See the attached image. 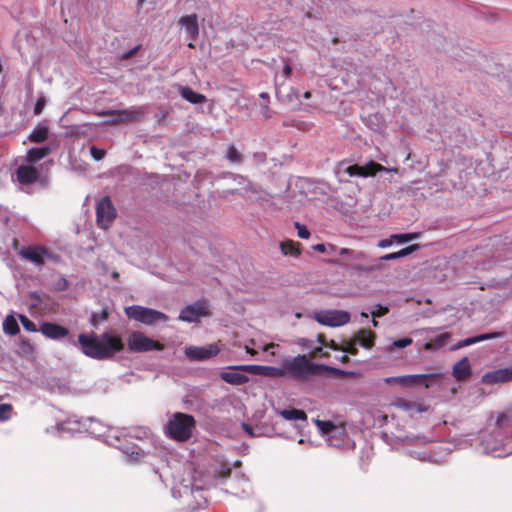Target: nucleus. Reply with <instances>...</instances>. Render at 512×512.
Instances as JSON below:
<instances>
[{
  "mask_svg": "<svg viewBox=\"0 0 512 512\" xmlns=\"http://www.w3.org/2000/svg\"><path fill=\"white\" fill-rule=\"evenodd\" d=\"M281 416L286 420H306L307 415L303 410L284 409L280 412Z\"/></svg>",
  "mask_w": 512,
  "mask_h": 512,
  "instance_id": "nucleus-28",
  "label": "nucleus"
},
{
  "mask_svg": "<svg viewBox=\"0 0 512 512\" xmlns=\"http://www.w3.org/2000/svg\"><path fill=\"white\" fill-rule=\"evenodd\" d=\"M502 335H503V333H501V332H493V333H486V334H481V335H478L475 337L466 338L464 340L459 341L451 349L457 350V349H460V348H463V347H466V346H469V345H472V344H475V343H478V342H481L484 340L499 338Z\"/></svg>",
  "mask_w": 512,
  "mask_h": 512,
  "instance_id": "nucleus-18",
  "label": "nucleus"
},
{
  "mask_svg": "<svg viewBox=\"0 0 512 512\" xmlns=\"http://www.w3.org/2000/svg\"><path fill=\"white\" fill-rule=\"evenodd\" d=\"M501 383L512 381V368L500 369Z\"/></svg>",
  "mask_w": 512,
  "mask_h": 512,
  "instance_id": "nucleus-47",
  "label": "nucleus"
},
{
  "mask_svg": "<svg viewBox=\"0 0 512 512\" xmlns=\"http://www.w3.org/2000/svg\"><path fill=\"white\" fill-rule=\"evenodd\" d=\"M375 333L371 330L362 329L355 336V341L365 348H371L374 345Z\"/></svg>",
  "mask_w": 512,
  "mask_h": 512,
  "instance_id": "nucleus-22",
  "label": "nucleus"
},
{
  "mask_svg": "<svg viewBox=\"0 0 512 512\" xmlns=\"http://www.w3.org/2000/svg\"><path fill=\"white\" fill-rule=\"evenodd\" d=\"M292 73V68L289 64H285L284 68H283V74L286 76V77H289Z\"/></svg>",
  "mask_w": 512,
  "mask_h": 512,
  "instance_id": "nucleus-55",
  "label": "nucleus"
},
{
  "mask_svg": "<svg viewBox=\"0 0 512 512\" xmlns=\"http://www.w3.org/2000/svg\"><path fill=\"white\" fill-rule=\"evenodd\" d=\"M245 350H246V352H247L248 354H250V355H252V356H254V355H256V354H257V351H256V350H254V349H252V348H250V347H248V346H245Z\"/></svg>",
  "mask_w": 512,
  "mask_h": 512,
  "instance_id": "nucleus-60",
  "label": "nucleus"
},
{
  "mask_svg": "<svg viewBox=\"0 0 512 512\" xmlns=\"http://www.w3.org/2000/svg\"><path fill=\"white\" fill-rule=\"evenodd\" d=\"M126 316L129 319H134L146 325H153L158 321H167L166 314L139 305L129 306L125 309Z\"/></svg>",
  "mask_w": 512,
  "mask_h": 512,
  "instance_id": "nucleus-4",
  "label": "nucleus"
},
{
  "mask_svg": "<svg viewBox=\"0 0 512 512\" xmlns=\"http://www.w3.org/2000/svg\"><path fill=\"white\" fill-rule=\"evenodd\" d=\"M181 96L185 100H187V101H189L190 103H193V104H199V103H202V102L205 101V96L204 95L195 92L190 87H183L181 89Z\"/></svg>",
  "mask_w": 512,
  "mask_h": 512,
  "instance_id": "nucleus-26",
  "label": "nucleus"
},
{
  "mask_svg": "<svg viewBox=\"0 0 512 512\" xmlns=\"http://www.w3.org/2000/svg\"><path fill=\"white\" fill-rule=\"evenodd\" d=\"M315 319L322 325L337 327L347 324L350 314L343 310H327L315 313Z\"/></svg>",
  "mask_w": 512,
  "mask_h": 512,
  "instance_id": "nucleus-8",
  "label": "nucleus"
},
{
  "mask_svg": "<svg viewBox=\"0 0 512 512\" xmlns=\"http://www.w3.org/2000/svg\"><path fill=\"white\" fill-rule=\"evenodd\" d=\"M127 348L132 353H143L153 350H163L164 345L159 341L153 340L142 332L134 331L127 338Z\"/></svg>",
  "mask_w": 512,
  "mask_h": 512,
  "instance_id": "nucleus-5",
  "label": "nucleus"
},
{
  "mask_svg": "<svg viewBox=\"0 0 512 512\" xmlns=\"http://www.w3.org/2000/svg\"><path fill=\"white\" fill-rule=\"evenodd\" d=\"M500 369L488 372L482 376V382L485 384H495V383H501Z\"/></svg>",
  "mask_w": 512,
  "mask_h": 512,
  "instance_id": "nucleus-33",
  "label": "nucleus"
},
{
  "mask_svg": "<svg viewBox=\"0 0 512 512\" xmlns=\"http://www.w3.org/2000/svg\"><path fill=\"white\" fill-rule=\"evenodd\" d=\"M437 379L435 374H415V375H404L396 377H388L385 379L386 383H399L403 386H415L423 385L426 388Z\"/></svg>",
  "mask_w": 512,
  "mask_h": 512,
  "instance_id": "nucleus-10",
  "label": "nucleus"
},
{
  "mask_svg": "<svg viewBox=\"0 0 512 512\" xmlns=\"http://www.w3.org/2000/svg\"><path fill=\"white\" fill-rule=\"evenodd\" d=\"M311 96H312V94H311V92H310V91H306V92L304 93V98H305V99H310V98H311Z\"/></svg>",
  "mask_w": 512,
  "mask_h": 512,
  "instance_id": "nucleus-62",
  "label": "nucleus"
},
{
  "mask_svg": "<svg viewBox=\"0 0 512 512\" xmlns=\"http://www.w3.org/2000/svg\"><path fill=\"white\" fill-rule=\"evenodd\" d=\"M411 343H412V339L409 337H405V338L396 340L394 342V346L397 348H404V347L409 346Z\"/></svg>",
  "mask_w": 512,
  "mask_h": 512,
  "instance_id": "nucleus-48",
  "label": "nucleus"
},
{
  "mask_svg": "<svg viewBox=\"0 0 512 512\" xmlns=\"http://www.w3.org/2000/svg\"><path fill=\"white\" fill-rule=\"evenodd\" d=\"M18 354L21 356H30L34 353V346L26 338H19L17 342Z\"/></svg>",
  "mask_w": 512,
  "mask_h": 512,
  "instance_id": "nucleus-29",
  "label": "nucleus"
},
{
  "mask_svg": "<svg viewBox=\"0 0 512 512\" xmlns=\"http://www.w3.org/2000/svg\"><path fill=\"white\" fill-rule=\"evenodd\" d=\"M208 314V307L204 301H198L192 305L186 306L179 314V320L185 322H196L202 316Z\"/></svg>",
  "mask_w": 512,
  "mask_h": 512,
  "instance_id": "nucleus-13",
  "label": "nucleus"
},
{
  "mask_svg": "<svg viewBox=\"0 0 512 512\" xmlns=\"http://www.w3.org/2000/svg\"><path fill=\"white\" fill-rule=\"evenodd\" d=\"M388 312H389L388 307L377 304L376 309L371 311V314L374 318H376V317H382V316L386 315Z\"/></svg>",
  "mask_w": 512,
  "mask_h": 512,
  "instance_id": "nucleus-45",
  "label": "nucleus"
},
{
  "mask_svg": "<svg viewBox=\"0 0 512 512\" xmlns=\"http://www.w3.org/2000/svg\"><path fill=\"white\" fill-rule=\"evenodd\" d=\"M354 259H364L366 258V254L364 252H354L352 253Z\"/></svg>",
  "mask_w": 512,
  "mask_h": 512,
  "instance_id": "nucleus-57",
  "label": "nucleus"
},
{
  "mask_svg": "<svg viewBox=\"0 0 512 512\" xmlns=\"http://www.w3.org/2000/svg\"><path fill=\"white\" fill-rule=\"evenodd\" d=\"M78 344L81 352L95 360L112 359L117 353L124 350L125 344L120 335L104 332L97 335L94 332L78 335Z\"/></svg>",
  "mask_w": 512,
  "mask_h": 512,
  "instance_id": "nucleus-1",
  "label": "nucleus"
},
{
  "mask_svg": "<svg viewBox=\"0 0 512 512\" xmlns=\"http://www.w3.org/2000/svg\"><path fill=\"white\" fill-rule=\"evenodd\" d=\"M353 268L360 272H371L376 269L374 266H359V265H355Z\"/></svg>",
  "mask_w": 512,
  "mask_h": 512,
  "instance_id": "nucleus-52",
  "label": "nucleus"
},
{
  "mask_svg": "<svg viewBox=\"0 0 512 512\" xmlns=\"http://www.w3.org/2000/svg\"><path fill=\"white\" fill-rule=\"evenodd\" d=\"M16 178L21 185H32L37 182H44L38 168L31 164H23L16 169Z\"/></svg>",
  "mask_w": 512,
  "mask_h": 512,
  "instance_id": "nucleus-11",
  "label": "nucleus"
},
{
  "mask_svg": "<svg viewBox=\"0 0 512 512\" xmlns=\"http://www.w3.org/2000/svg\"><path fill=\"white\" fill-rule=\"evenodd\" d=\"M297 344L304 349H311L313 341L308 338H299Z\"/></svg>",
  "mask_w": 512,
  "mask_h": 512,
  "instance_id": "nucleus-49",
  "label": "nucleus"
},
{
  "mask_svg": "<svg viewBox=\"0 0 512 512\" xmlns=\"http://www.w3.org/2000/svg\"><path fill=\"white\" fill-rule=\"evenodd\" d=\"M131 456L133 460L138 461L144 456V453L142 451H133Z\"/></svg>",
  "mask_w": 512,
  "mask_h": 512,
  "instance_id": "nucleus-53",
  "label": "nucleus"
},
{
  "mask_svg": "<svg viewBox=\"0 0 512 512\" xmlns=\"http://www.w3.org/2000/svg\"><path fill=\"white\" fill-rule=\"evenodd\" d=\"M101 116L109 115L112 118L106 121L108 125H119L139 122L145 116L143 107L123 110H107L99 113Z\"/></svg>",
  "mask_w": 512,
  "mask_h": 512,
  "instance_id": "nucleus-6",
  "label": "nucleus"
},
{
  "mask_svg": "<svg viewBox=\"0 0 512 512\" xmlns=\"http://www.w3.org/2000/svg\"><path fill=\"white\" fill-rule=\"evenodd\" d=\"M168 117V112L166 110H162L155 114V119L158 123L164 122Z\"/></svg>",
  "mask_w": 512,
  "mask_h": 512,
  "instance_id": "nucleus-50",
  "label": "nucleus"
},
{
  "mask_svg": "<svg viewBox=\"0 0 512 512\" xmlns=\"http://www.w3.org/2000/svg\"><path fill=\"white\" fill-rule=\"evenodd\" d=\"M220 352V348L215 344H210L204 347L189 346L185 348V355L191 361H205Z\"/></svg>",
  "mask_w": 512,
  "mask_h": 512,
  "instance_id": "nucleus-12",
  "label": "nucleus"
},
{
  "mask_svg": "<svg viewBox=\"0 0 512 512\" xmlns=\"http://www.w3.org/2000/svg\"><path fill=\"white\" fill-rule=\"evenodd\" d=\"M295 228L297 229L298 236L302 239H308L310 237V232L306 226L301 225L299 222L295 223Z\"/></svg>",
  "mask_w": 512,
  "mask_h": 512,
  "instance_id": "nucleus-43",
  "label": "nucleus"
},
{
  "mask_svg": "<svg viewBox=\"0 0 512 512\" xmlns=\"http://www.w3.org/2000/svg\"><path fill=\"white\" fill-rule=\"evenodd\" d=\"M45 105H46V100H45V98H44V97H40V98L37 100L36 104H35V107H34V114H35V115H40V114L42 113V111H43V109H44Z\"/></svg>",
  "mask_w": 512,
  "mask_h": 512,
  "instance_id": "nucleus-46",
  "label": "nucleus"
},
{
  "mask_svg": "<svg viewBox=\"0 0 512 512\" xmlns=\"http://www.w3.org/2000/svg\"><path fill=\"white\" fill-rule=\"evenodd\" d=\"M39 331L45 337L53 340H59L69 335V330L66 327L52 322H43Z\"/></svg>",
  "mask_w": 512,
  "mask_h": 512,
  "instance_id": "nucleus-15",
  "label": "nucleus"
},
{
  "mask_svg": "<svg viewBox=\"0 0 512 512\" xmlns=\"http://www.w3.org/2000/svg\"><path fill=\"white\" fill-rule=\"evenodd\" d=\"M13 406L9 403L0 404V422H5L11 418Z\"/></svg>",
  "mask_w": 512,
  "mask_h": 512,
  "instance_id": "nucleus-36",
  "label": "nucleus"
},
{
  "mask_svg": "<svg viewBox=\"0 0 512 512\" xmlns=\"http://www.w3.org/2000/svg\"><path fill=\"white\" fill-rule=\"evenodd\" d=\"M19 256L37 266L45 264V260H54L55 256L44 246L29 245L19 251Z\"/></svg>",
  "mask_w": 512,
  "mask_h": 512,
  "instance_id": "nucleus-7",
  "label": "nucleus"
},
{
  "mask_svg": "<svg viewBox=\"0 0 512 512\" xmlns=\"http://www.w3.org/2000/svg\"><path fill=\"white\" fill-rule=\"evenodd\" d=\"M418 236H419L418 233L393 234L392 239H394L398 243H406V242L417 239Z\"/></svg>",
  "mask_w": 512,
  "mask_h": 512,
  "instance_id": "nucleus-39",
  "label": "nucleus"
},
{
  "mask_svg": "<svg viewBox=\"0 0 512 512\" xmlns=\"http://www.w3.org/2000/svg\"><path fill=\"white\" fill-rule=\"evenodd\" d=\"M300 244L292 240H285L280 243V249L285 256L298 257L301 254Z\"/></svg>",
  "mask_w": 512,
  "mask_h": 512,
  "instance_id": "nucleus-24",
  "label": "nucleus"
},
{
  "mask_svg": "<svg viewBox=\"0 0 512 512\" xmlns=\"http://www.w3.org/2000/svg\"><path fill=\"white\" fill-rule=\"evenodd\" d=\"M272 347H274V344L270 343V344L264 346V351H267L269 348H272Z\"/></svg>",
  "mask_w": 512,
  "mask_h": 512,
  "instance_id": "nucleus-64",
  "label": "nucleus"
},
{
  "mask_svg": "<svg viewBox=\"0 0 512 512\" xmlns=\"http://www.w3.org/2000/svg\"><path fill=\"white\" fill-rule=\"evenodd\" d=\"M353 251L348 249V248H341L340 249V254L341 255H344V254H351L352 255Z\"/></svg>",
  "mask_w": 512,
  "mask_h": 512,
  "instance_id": "nucleus-61",
  "label": "nucleus"
},
{
  "mask_svg": "<svg viewBox=\"0 0 512 512\" xmlns=\"http://www.w3.org/2000/svg\"><path fill=\"white\" fill-rule=\"evenodd\" d=\"M3 331L10 335L15 336L19 333L20 328L16 318L13 315H7L3 321Z\"/></svg>",
  "mask_w": 512,
  "mask_h": 512,
  "instance_id": "nucleus-25",
  "label": "nucleus"
},
{
  "mask_svg": "<svg viewBox=\"0 0 512 512\" xmlns=\"http://www.w3.org/2000/svg\"><path fill=\"white\" fill-rule=\"evenodd\" d=\"M418 249H419L418 244H412V245L405 247L397 252H392V253L386 254L384 256H381L379 258V260L389 261V260L399 259V258H402V257H405V256L411 254L412 252H414Z\"/></svg>",
  "mask_w": 512,
  "mask_h": 512,
  "instance_id": "nucleus-23",
  "label": "nucleus"
},
{
  "mask_svg": "<svg viewBox=\"0 0 512 512\" xmlns=\"http://www.w3.org/2000/svg\"><path fill=\"white\" fill-rule=\"evenodd\" d=\"M393 241H395V240L392 239V236L389 239H383V240L379 241L378 247L386 248V247L392 245Z\"/></svg>",
  "mask_w": 512,
  "mask_h": 512,
  "instance_id": "nucleus-51",
  "label": "nucleus"
},
{
  "mask_svg": "<svg viewBox=\"0 0 512 512\" xmlns=\"http://www.w3.org/2000/svg\"><path fill=\"white\" fill-rule=\"evenodd\" d=\"M245 371L239 366L237 369L226 372V383L233 385H242L248 382V377L244 373Z\"/></svg>",
  "mask_w": 512,
  "mask_h": 512,
  "instance_id": "nucleus-21",
  "label": "nucleus"
},
{
  "mask_svg": "<svg viewBox=\"0 0 512 512\" xmlns=\"http://www.w3.org/2000/svg\"><path fill=\"white\" fill-rule=\"evenodd\" d=\"M337 359L340 360L342 363H347L350 360L346 354H343L340 357H337Z\"/></svg>",
  "mask_w": 512,
  "mask_h": 512,
  "instance_id": "nucleus-59",
  "label": "nucleus"
},
{
  "mask_svg": "<svg viewBox=\"0 0 512 512\" xmlns=\"http://www.w3.org/2000/svg\"><path fill=\"white\" fill-rule=\"evenodd\" d=\"M452 374L457 381H465L471 376V366L467 357L454 364Z\"/></svg>",
  "mask_w": 512,
  "mask_h": 512,
  "instance_id": "nucleus-17",
  "label": "nucleus"
},
{
  "mask_svg": "<svg viewBox=\"0 0 512 512\" xmlns=\"http://www.w3.org/2000/svg\"><path fill=\"white\" fill-rule=\"evenodd\" d=\"M226 159L233 164H240L243 161V155L237 150L235 146H229L226 151Z\"/></svg>",
  "mask_w": 512,
  "mask_h": 512,
  "instance_id": "nucleus-32",
  "label": "nucleus"
},
{
  "mask_svg": "<svg viewBox=\"0 0 512 512\" xmlns=\"http://www.w3.org/2000/svg\"><path fill=\"white\" fill-rule=\"evenodd\" d=\"M323 345H320L318 347H315L311 350L310 354H309V359H313V358H316L318 356H321V357H324V358H328L329 357V353L328 352H323V348H322Z\"/></svg>",
  "mask_w": 512,
  "mask_h": 512,
  "instance_id": "nucleus-42",
  "label": "nucleus"
},
{
  "mask_svg": "<svg viewBox=\"0 0 512 512\" xmlns=\"http://www.w3.org/2000/svg\"><path fill=\"white\" fill-rule=\"evenodd\" d=\"M109 318V312L107 308L102 309L100 312L92 313L90 317V324L97 328L99 324L107 321Z\"/></svg>",
  "mask_w": 512,
  "mask_h": 512,
  "instance_id": "nucleus-30",
  "label": "nucleus"
},
{
  "mask_svg": "<svg viewBox=\"0 0 512 512\" xmlns=\"http://www.w3.org/2000/svg\"><path fill=\"white\" fill-rule=\"evenodd\" d=\"M264 116H265L266 118H269V117H270V114H269V108H268L267 106L265 107Z\"/></svg>",
  "mask_w": 512,
  "mask_h": 512,
  "instance_id": "nucleus-63",
  "label": "nucleus"
},
{
  "mask_svg": "<svg viewBox=\"0 0 512 512\" xmlns=\"http://www.w3.org/2000/svg\"><path fill=\"white\" fill-rule=\"evenodd\" d=\"M315 423L324 434H329L334 429H336V425L331 421L316 420Z\"/></svg>",
  "mask_w": 512,
  "mask_h": 512,
  "instance_id": "nucleus-38",
  "label": "nucleus"
},
{
  "mask_svg": "<svg viewBox=\"0 0 512 512\" xmlns=\"http://www.w3.org/2000/svg\"><path fill=\"white\" fill-rule=\"evenodd\" d=\"M49 137V127L44 124L37 125L29 134L28 139L31 143H43Z\"/></svg>",
  "mask_w": 512,
  "mask_h": 512,
  "instance_id": "nucleus-20",
  "label": "nucleus"
},
{
  "mask_svg": "<svg viewBox=\"0 0 512 512\" xmlns=\"http://www.w3.org/2000/svg\"><path fill=\"white\" fill-rule=\"evenodd\" d=\"M97 224L100 228L106 229L116 217V210L108 196L103 197L96 207Z\"/></svg>",
  "mask_w": 512,
  "mask_h": 512,
  "instance_id": "nucleus-9",
  "label": "nucleus"
},
{
  "mask_svg": "<svg viewBox=\"0 0 512 512\" xmlns=\"http://www.w3.org/2000/svg\"><path fill=\"white\" fill-rule=\"evenodd\" d=\"M450 338H451V334L450 333L440 334V335L436 336L430 342L426 343L424 348L426 350L442 348V347H444L448 343Z\"/></svg>",
  "mask_w": 512,
  "mask_h": 512,
  "instance_id": "nucleus-27",
  "label": "nucleus"
},
{
  "mask_svg": "<svg viewBox=\"0 0 512 512\" xmlns=\"http://www.w3.org/2000/svg\"><path fill=\"white\" fill-rule=\"evenodd\" d=\"M52 153V148L49 146L34 147L27 151L26 161L29 163H36Z\"/></svg>",
  "mask_w": 512,
  "mask_h": 512,
  "instance_id": "nucleus-19",
  "label": "nucleus"
},
{
  "mask_svg": "<svg viewBox=\"0 0 512 512\" xmlns=\"http://www.w3.org/2000/svg\"><path fill=\"white\" fill-rule=\"evenodd\" d=\"M345 172L350 176L367 177V173H365L364 171V166H360L357 164L347 167Z\"/></svg>",
  "mask_w": 512,
  "mask_h": 512,
  "instance_id": "nucleus-41",
  "label": "nucleus"
},
{
  "mask_svg": "<svg viewBox=\"0 0 512 512\" xmlns=\"http://www.w3.org/2000/svg\"><path fill=\"white\" fill-rule=\"evenodd\" d=\"M356 344L357 342L355 341V339L344 341L341 345V351L351 355H356L358 353Z\"/></svg>",
  "mask_w": 512,
  "mask_h": 512,
  "instance_id": "nucleus-37",
  "label": "nucleus"
},
{
  "mask_svg": "<svg viewBox=\"0 0 512 512\" xmlns=\"http://www.w3.org/2000/svg\"><path fill=\"white\" fill-rule=\"evenodd\" d=\"M140 46H136L134 47L133 49H131L126 55H125V58H129V57H132L134 56L138 50H139Z\"/></svg>",
  "mask_w": 512,
  "mask_h": 512,
  "instance_id": "nucleus-56",
  "label": "nucleus"
},
{
  "mask_svg": "<svg viewBox=\"0 0 512 512\" xmlns=\"http://www.w3.org/2000/svg\"><path fill=\"white\" fill-rule=\"evenodd\" d=\"M231 98L234 103H235V106L237 107V110L242 107V104H241V101L243 99L242 95H241V91L237 88H229L228 90L226 89V98Z\"/></svg>",
  "mask_w": 512,
  "mask_h": 512,
  "instance_id": "nucleus-34",
  "label": "nucleus"
},
{
  "mask_svg": "<svg viewBox=\"0 0 512 512\" xmlns=\"http://www.w3.org/2000/svg\"><path fill=\"white\" fill-rule=\"evenodd\" d=\"M317 342L320 345L331 348L332 350H335V351L340 350L341 351V345H338L334 340L327 341L325 335H323V334L317 335Z\"/></svg>",
  "mask_w": 512,
  "mask_h": 512,
  "instance_id": "nucleus-40",
  "label": "nucleus"
},
{
  "mask_svg": "<svg viewBox=\"0 0 512 512\" xmlns=\"http://www.w3.org/2000/svg\"><path fill=\"white\" fill-rule=\"evenodd\" d=\"M241 426L243 427V429L245 430V432H247L249 435H253L252 433V428L246 424V423H241Z\"/></svg>",
  "mask_w": 512,
  "mask_h": 512,
  "instance_id": "nucleus-58",
  "label": "nucleus"
},
{
  "mask_svg": "<svg viewBox=\"0 0 512 512\" xmlns=\"http://www.w3.org/2000/svg\"><path fill=\"white\" fill-rule=\"evenodd\" d=\"M364 171L367 173L368 176H374L377 172L380 171H396V169H387L383 165L376 163L374 161L368 162L366 165H364Z\"/></svg>",
  "mask_w": 512,
  "mask_h": 512,
  "instance_id": "nucleus-31",
  "label": "nucleus"
},
{
  "mask_svg": "<svg viewBox=\"0 0 512 512\" xmlns=\"http://www.w3.org/2000/svg\"><path fill=\"white\" fill-rule=\"evenodd\" d=\"M18 319L20 320L22 326L26 331L37 332L39 330L37 329L36 324L33 321H31L27 316L19 314Z\"/></svg>",
  "mask_w": 512,
  "mask_h": 512,
  "instance_id": "nucleus-35",
  "label": "nucleus"
},
{
  "mask_svg": "<svg viewBox=\"0 0 512 512\" xmlns=\"http://www.w3.org/2000/svg\"><path fill=\"white\" fill-rule=\"evenodd\" d=\"M179 24L185 29L190 40H196L199 34L198 17L195 13L181 17Z\"/></svg>",
  "mask_w": 512,
  "mask_h": 512,
  "instance_id": "nucleus-16",
  "label": "nucleus"
},
{
  "mask_svg": "<svg viewBox=\"0 0 512 512\" xmlns=\"http://www.w3.org/2000/svg\"><path fill=\"white\" fill-rule=\"evenodd\" d=\"M283 378L288 377L298 382L310 381L313 377L330 373L334 377H347L354 373L331 367L324 364L313 363L307 355L299 354L282 361Z\"/></svg>",
  "mask_w": 512,
  "mask_h": 512,
  "instance_id": "nucleus-2",
  "label": "nucleus"
},
{
  "mask_svg": "<svg viewBox=\"0 0 512 512\" xmlns=\"http://www.w3.org/2000/svg\"><path fill=\"white\" fill-rule=\"evenodd\" d=\"M241 368L253 375H259L270 378H283V370L281 367L263 366V365H243Z\"/></svg>",
  "mask_w": 512,
  "mask_h": 512,
  "instance_id": "nucleus-14",
  "label": "nucleus"
},
{
  "mask_svg": "<svg viewBox=\"0 0 512 512\" xmlns=\"http://www.w3.org/2000/svg\"><path fill=\"white\" fill-rule=\"evenodd\" d=\"M90 153H91V156L96 160V161H99V160H102L104 157H105V150L103 149H100V148H97L95 146H92L90 148Z\"/></svg>",
  "mask_w": 512,
  "mask_h": 512,
  "instance_id": "nucleus-44",
  "label": "nucleus"
},
{
  "mask_svg": "<svg viewBox=\"0 0 512 512\" xmlns=\"http://www.w3.org/2000/svg\"><path fill=\"white\" fill-rule=\"evenodd\" d=\"M196 429L194 416L183 412L174 413L164 427L166 436L177 442H186Z\"/></svg>",
  "mask_w": 512,
  "mask_h": 512,
  "instance_id": "nucleus-3",
  "label": "nucleus"
},
{
  "mask_svg": "<svg viewBox=\"0 0 512 512\" xmlns=\"http://www.w3.org/2000/svg\"><path fill=\"white\" fill-rule=\"evenodd\" d=\"M313 249L317 252L324 253L326 251V246L323 243L316 244L313 246Z\"/></svg>",
  "mask_w": 512,
  "mask_h": 512,
  "instance_id": "nucleus-54",
  "label": "nucleus"
}]
</instances>
